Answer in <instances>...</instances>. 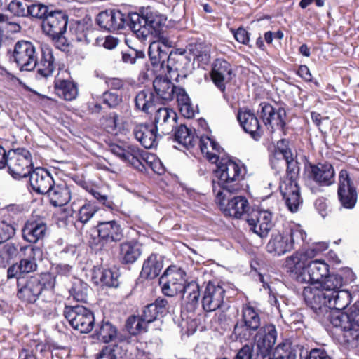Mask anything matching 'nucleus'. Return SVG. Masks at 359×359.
<instances>
[{
  "mask_svg": "<svg viewBox=\"0 0 359 359\" xmlns=\"http://www.w3.org/2000/svg\"><path fill=\"white\" fill-rule=\"evenodd\" d=\"M96 22L100 28L110 32L122 30L128 27L138 39H145L151 33L150 28L144 27L142 22L147 24V22H149L153 25V27L156 26L157 29V25L161 23L158 17L153 15L151 13L150 7L142 8L138 13L128 14H124L118 10H106L97 15Z\"/></svg>",
  "mask_w": 359,
  "mask_h": 359,
  "instance_id": "obj_1",
  "label": "nucleus"
},
{
  "mask_svg": "<svg viewBox=\"0 0 359 359\" xmlns=\"http://www.w3.org/2000/svg\"><path fill=\"white\" fill-rule=\"evenodd\" d=\"M246 169L241 162L231 159H222L217 165L215 176L222 190L217 193V197L224 201L227 194H236L241 189V182L244 179Z\"/></svg>",
  "mask_w": 359,
  "mask_h": 359,
  "instance_id": "obj_2",
  "label": "nucleus"
},
{
  "mask_svg": "<svg viewBox=\"0 0 359 359\" xmlns=\"http://www.w3.org/2000/svg\"><path fill=\"white\" fill-rule=\"evenodd\" d=\"M150 11L152 13L153 15H156L158 17L161 23H158L157 25L158 29L155 27V29L153 30V26H151L153 25L152 24L149 23V22H147V24L145 22H142V25L144 27L151 28L149 29L151 33H149L145 39H139L142 41H146L149 38V41H151L153 39H156L150 43L148 54L154 66L160 65L161 67L163 68L165 65V60L168 55L167 49L172 46V42L165 37L162 32L166 18L151 8Z\"/></svg>",
  "mask_w": 359,
  "mask_h": 359,
  "instance_id": "obj_3",
  "label": "nucleus"
},
{
  "mask_svg": "<svg viewBox=\"0 0 359 359\" xmlns=\"http://www.w3.org/2000/svg\"><path fill=\"white\" fill-rule=\"evenodd\" d=\"M261 327V318L259 312L251 306L242 309L241 318L234 325L233 334L241 341H251L255 332Z\"/></svg>",
  "mask_w": 359,
  "mask_h": 359,
  "instance_id": "obj_4",
  "label": "nucleus"
},
{
  "mask_svg": "<svg viewBox=\"0 0 359 359\" xmlns=\"http://www.w3.org/2000/svg\"><path fill=\"white\" fill-rule=\"evenodd\" d=\"M335 172L332 164L306 161L304 163L303 178L306 184L315 183L319 186L327 187L334 182Z\"/></svg>",
  "mask_w": 359,
  "mask_h": 359,
  "instance_id": "obj_5",
  "label": "nucleus"
},
{
  "mask_svg": "<svg viewBox=\"0 0 359 359\" xmlns=\"http://www.w3.org/2000/svg\"><path fill=\"white\" fill-rule=\"evenodd\" d=\"M32 155L28 150L18 148L8 151L7 167L9 174L14 179L27 177L32 170Z\"/></svg>",
  "mask_w": 359,
  "mask_h": 359,
  "instance_id": "obj_6",
  "label": "nucleus"
},
{
  "mask_svg": "<svg viewBox=\"0 0 359 359\" xmlns=\"http://www.w3.org/2000/svg\"><path fill=\"white\" fill-rule=\"evenodd\" d=\"M63 314L72 327L81 333H88L93 328L94 315L83 306H65Z\"/></svg>",
  "mask_w": 359,
  "mask_h": 359,
  "instance_id": "obj_7",
  "label": "nucleus"
},
{
  "mask_svg": "<svg viewBox=\"0 0 359 359\" xmlns=\"http://www.w3.org/2000/svg\"><path fill=\"white\" fill-rule=\"evenodd\" d=\"M11 60L21 71H32L36 67L38 60L35 46L28 41H18L14 46Z\"/></svg>",
  "mask_w": 359,
  "mask_h": 359,
  "instance_id": "obj_8",
  "label": "nucleus"
},
{
  "mask_svg": "<svg viewBox=\"0 0 359 359\" xmlns=\"http://www.w3.org/2000/svg\"><path fill=\"white\" fill-rule=\"evenodd\" d=\"M337 198L339 208L352 210L358 201V193L347 170H341L339 175Z\"/></svg>",
  "mask_w": 359,
  "mask_h": 359,
  "instance_id": "obj_9",
  "label": "nucleus"
},
{
  "mask_svg": "<svg viewBox=\"0 0 359 359\" xmlns=\"http://www.w3.org/2000/svg\"><path fill=\"white\" fill-rule=\"evenodd\" d=\"M298 174L286 173L280 179L279 189L288 209L292 212L298 210L301 203L300 191L296 178Z\"/></svg>",
  "mask_w": 359,
  "mask_h": 359,
  "instance_id": "obj_10",
  "label": "nucleus"
},
{
  "mask_svg": "<svg viewBox=\"0 0 359 359\" xmlns=\"http://www.w3.org/2000/svg\"><path fill=\"white\" fill-rule=\"evenodd\" d=\"M249 229L260 238H265L273 226L272 212L268 210L255 209L247 214Z\"/></svg>",
  "mask_w": 359,
  "mask_h": 359,
  "instance_id": "obj_11",
  "label": "nucleus"
},
{
  "mask_svg": "<svg viewBox=\"0 0 359 359\" xmlns=\"http://www.w3.org/2000/svg\"><path fill=\"white\" fill-rule=\"evenodd\" d=\"M185 273L175 267L168 268L159 279L162 292L168 297H174L182 292L186 282Z\"/></svg>",
  "mask_w": 359,
  "mask_h": 359,
  "instance_id": "obj_12",
  "label": "nucleus"
},
{
  "mask_svg": "<svg viewBox=\"0 0 359 359\" xmlns=\"http://www.w3.org/2000/svg\"><path fill=\"white\" fill-rule=\"evenodd\" d=\"M325 313L333 327L341 332L344 341L350 343L359 339V332L353 328L349 314L337 310H327Z\"/></svg>",
  "mask_w": 359,
  "mask_h": 359,
  "instance_id": "obj_13",
  "label": "nucleus"
},
{
  "mask_svg": "<svg viewBox=\"0 0 359 359\" xmlns=\"http://www.w3.org/2000/svg\"><path fill=\"white\" fill-rule=\"evenodd\" d=\"M325 313L333 327L341 332L344 341L350 343L359 339V332L353 328L349 314L337 310H327Z\"/></svg>",
  "mask_w": 359,
  "mask_h": 359,
  "instance_id": "obj_14",
  "label": "nucleus"
},
{
  "mask_svg": "<svg viewBox=\"0 0 359 359\" xmlns=\"http://www.w3.org/2000/svg\"><path fill=\"white\" fill-rule=\"evenodd\" d=\"M18 287L19 299L27 303H34L42 293L44 285L38 277L32 276L27 280L18 277Z\"/></svg>",
  "mask_w": 359,
  "mask_h": 359,
  "instance_id": "obj_15",
  "label": "nucleus"
},
{
  "mask_svg": "<svg viewBox=\"0 0 359 359\" xmlns=\"http://www.w3.org/2000/svg\"><path fill=\"white\" fill-rule=\"evenodd\" d=\"M177 115L168 107H159L153 116L152 123L155 130L162 135H169L177 126Z\"/></svg>",
  "mask_w": 359,
  "mask_h": 359,
  "instance_id": "obj_16",
  "label": "nucleus"
},
{
  "mask_svg": "<svg viewBox=\"0 0 359 359\" xmlns=\"http://www.w3.org/2000/svg\"><path fill=\"white\" fill-rule=\"evenodd\" d=\"M224 294L225 290L221 285L209 282L201 300L203 309L207 312H212L221 308L224 303Z\"/></svg>",
  "mask_w": 359,
  "mask_h": 359,
  "instance_id": "obj_17",
  "label": "nucleus"
},
{
  "mask_svg": "<svg viewBox=\"0 0 359 359\" xmlns=\"http://www.w3.org/2000/svg\"><path fill=\"white\" fill-rule=\"evenodd\" d=\"M110 151L112 154L120 158L122 161L129 163L135 169L142 171L145 168L143 162V151L135 146H128L126 148L117 144H111Z\"/></svg>",
  "mask_w": 359,
  "mask_h": 359,
  "instance_id": "obj_18",
  "label": "nucleus"
},
{
  "mask_svg": "<svg viewBox=\"0 0 359 359\" xmlns=\"http://www.w3.org/2000/svg\"><path fill=\"white\" fill-rule=\"evenodd\" d=\"M68 18L61 11L51 10L42 22L43 31L50 36L63 34L67 29Z\"/></svg>",
  "mask_w": 359,
  "mask_h": 359,
  "instance_id": "obj_19",
  "label": "nucleus"
},
{
  "mask_svg": "<svg viewBox=\"0 0 359 359\" xmlns=\"http://www.w3.org/2000/svg\"><path fill=\"white\" fill-rule=\"evenodd\" d=\"M305 303L317 314L327 312V293L318 287H306L303 290Z\"/></svg>",
  "mask_w": 359,
  "mask_h": 359,
  "instance_id": "obj_20",
  "label": "nucleus"
},
{
  "mask_svg": "<svg viewBox=\"0 0 359 359\" xmlns=\"http://www.w3.org/2000/svg\"><path fill=\"white\" fill-rule=\"evenodd\" d=\"M277 339V331L275 325L267 324L260 327L254 334L252 340H254L257 348L262 353L269 352Z\"/></svg>",
  "mask_w": 359,
  "mask_h": 359,
  "instance_id": "obj_21",
  "label": "nucleus"
},
{
  "mask_svg": "<svg viewBox=\"0 0 359 359\" xmlns=\"http://www.w3.org/2000/svg\"><path fill=\"white\" fill-rule=\"evenodd\" d=\"M28 176L32 189L37 194H46L54 185L52 175L45 168L38 167L32 170Z\"/></svg>",
  "mask_w": 359,
  "mask_h": 359,
  "instance_id": "obj_22",
  "label": "nucleus"
},
{
  "mask_svg": "<svg viewBox=\"0 0 359 359\" xmlns=\"http://www.w3.org/2000/svg\"><path fill=\"white\" fill-rule=\"evenodd\" d=\"M97 228L100 241L104 243H117L124 237L121 226L115 220L99 222Z\"/></svg>",
  "mask_w": 359,
  "mask_h": 359,
  "instance_id": "obj_23",
  "label": "nucleus"
},
{
  "mask_svg": "<svg viewBox=\"0 0 359 359\" xmlns=\"http://www.w3.org/2000/svg\"><path fill=\"white\" fill-rule=\"evenodd\" d=\"M231 65L226 60L217 59L212 70V79L215 86L222 92H225L226 83L231 80Z\"/></svg>",
  "mask_w": 359,
  "mask_h": 359,
  "instance_id": "obj_24",
  "label": "nucleus"
},
{
  "mask_svg": "<svg viewBox=\"0 0 359 359\" xmlns=\"http://www.w3.org/2000/svg\"><path fill=\"white\" fill-rule=\"evenodd\" d=\"M47 231L46 224L41 219H29L25 224L22 233L23 238L32 243L43 239Z\"/></svg>",
  "mask_w": 359,
  "mask_h": 359,
  "instance_id": "obj_25",
  "label": "nucleus"
},
{
  "mask_svg": "<svg viewBox=\"0 0 359 359\" xmlns=\"http://www.w3.org/2000/svg\"><path fill=\"white\" fill-rule=\"evenodd\" d=\"M169 312L168 301L164 298H157L154 303L146 306L142 313L143 320L148 324L165 316Z\"/></svg>",
  "mask_w": 359,
  "mask_h": 359,
  "instance_id": "obj_26",
  "label": "nucleus"
},
{
  "mask_svg": "<svg viewBox=\"0 0 359 359\" xmlns=\"http://www.w3.org/2000/svg\"><path fill=\"white\" fill-rule=\"evenodd\" d=\"M160 104L159 97L151 89L140 90L135 97V108L146 114H150Z\"/></svg>",
  "mask_w": 359,
  "mask_h": 359,
  "instance_id": "obj_27",
  "label": "nucleus"
},
{
  "mask_svg": "<svg viewBox=\"0 0 359 359\" xmlns=\"http://www.w3.org/2000/svg\"><path fill=\"white\" fill-rule=\"evenodd\" d=\"M153 88L154 93L159 97L162 104L172 100L175 97V90L178 88L170 79L163 76L156 77L153 81Z\"/></svg>",
  "mask_w": 359,
  "mask_h": 359,
  "instance_id": "obj_28",
  "label": "nucleus"
},
{
  "mask_svg": "<svg viewBox=\"0 0 359 359\" xmlns=\"http://www.w3.org/2000/svg\"><path fill=\"white\" fill-rule=\"evenodd\" d=\"M237 118L243 130L250 134L252 137L258 140L262 134L257 118L250 111H239Z\"/></svg>",
  "mask_w": 359,
  "mask_h": 359,
  "instance_id": "obj_29",
  "label": "nucleus"
},
{
  "mask_svg": "<svg viewBox=\"0 0 359 359\" xmlns=\"http://www.w3.org/2000/svg\"><path fill=\"white\" fill-rule=\"evenodd\" d=\"M158 133L154 128L147 124L137 125L133 129L135 139L146 149H151L156 146Z\"/></svg>",
  "mask_w": 359,
  "mask_h": 359,
  "instance_id": "obj_30",
  "label": "nucleus"
},
{
  "mask_svg": "<svg viewBox=\"0 0 359 359\" xmlns=\"http://www.w3.org/2000/svg\"><path fill=\"white\" fill-rule=\"evenodd\" d=\"M250 210L248 200L243 196H235L229 199L227 204L223 208L226 215L239 219L243 216L246 218Z\"/></svg>",
  "mask_w": 359,
  "mask_h": 359,
  "instance_id": "obj_31",
  "label": "nucleus"
},
{
  "mask_svg": "<svg viewBox=\"0 0 359 359\" xmlns=\"http://www.w3.org/2000/svg\"><path fill=\"white\" fill-rule=\"evenodd\" d=\"M141 254V245L136 241H126L119 245V258L123 264H133Z\"/></svg>",
  "mask_w": 359,
  "mask_h": 359,
  "instance_id": "obj_32",
  "label": "nucleus"
},
{
  "mask_svg": "<svg viewBox=\"0 0 359 359\" xmlns=\"http://www.w3.org/2000/svg\"><path fill=\"white\" fill-rule=\"evenodd\" d=\"M163 267L162 257L156 254H151L144 262L140 276L146 279H154L160 274Z\"/></svg>",
  "mask_w": 359,
  "mask_h": 359,
  "instance_id": "obj_33",
  "label": "nucleus"
},
{
  "mask_svg": "<svg viewBox=\"0 0 359 359\" xmlns=\"http://www.w3.org/2000/svg\"><path fill=\"white\" fill-rule=\"evenodd\" d=\"M351 295L345 290H334L327 293V309L341 311L351 303Z\"/></svg>",
  "mask_w": 359,
  "mask_h": 359,
  "instance_id": "obj_34",
  "label": "nucleus"
},
{
  "mask_svg": "<svg viewBox=\"0 0 359 359\" xmlns=\"http://www.w3.org/2000/svg\"><path fill=\"white\" fill-rule=\"evenodd\" d=\"M185 51L182 50H177L175 51H171L165 60L166 67L168 72L171 73L172 72H177V76L180 73H184V70L187 68V65H189V59L184 55Z\"/></svg>",
  "mask_w": 359,
  "mask_h": 359,
  "instance_id": "obj_35",
  "label": "nucleus"
},
{
  "mask_svg": "<svg viewBox=\"0 0 359 359\" xmlns=\"http://www.w3.org/2000/svg\"><path fill=\"white\" fill-rule=\"evenodd\" d=\"M55 93L67 101L74 100L78 95V88L74 81L56 78L54 81Z\"/></svg>",
  "mask_w": 359,
  "mask_h": 359,
  "instance_id": "obj_36",
  "label": "nucleus"
},
{
  "mask_svg": "<svg viewBox=\"0 0 359 359\" xmlns=\"http://www.w3.org/2000/svg\"><path fill=\"white\" fill-rule=\"evenodd\" d=\"M292 250V244L289 242L288 236L283 234L276 233L271 236V239L266 245V250L274 255H282Z\"/></svg>",
  "mask_w": 359,
  "mask_h": 359,
  "instance_id": "obj_37",
  "label": "nucleus"
},
{
  "mask_svg": "<svg viewBox=\"0 0 359 359\" xmlns=\"http://www.w3.org/2000/svg\"><path fill=\"white\" fill-rule=\"evenodd\" d=\"M46 194H48L50 203L55 207H61L70 201V191L69 188L65 185L55 184L50 189Z\"/></svg>",
  "mask_w": 359,
  "mask_h": 359,
  "instance_id": "obj_38",
  "label": "nucleus"
},
{
  "mask_svg": "<svg viewBox=\"0 0 359 359\" xmlns=\"http://www.w3.org/2000/svg\"><path fill=\"white\" fill-rule=\"evenodd\" d=\"M37 74L43 78H47L52 75L55 68V58L53 50L48 48L42 50V57L37 63Z\"/></svg>",
  "mask_w": 359,
  "mask_h": 359,
  "instance_id": "obj_39",
  "label": "nucleus"
},
{
  "mask_svg": "<svg viewBox=\"0 0 359 359\" xmlns=\"http://www.w3.org/2000/svg\"><path fill=\"white\" fill-rule=\"evenodd\" d=\"M182 299L184 302L194 309L198 304L200 297V288L196 281L185 282L182 292Z\"/></svg>",
  "mask_w": 359,
  "mask_h": 359,
  "instance_id": "obj_40",
  "label": "nucleus"
},
{
  "mask_svg": "<svg viewBox=\"0 0 359 359\" xmlns=\"http://www.w3.org/2000/svg\"><path fill=\"white\" fill-rule=\"evenodd\" d=\"M70 31L77 41L90 43L94 36L90 25L85 21H77L70 28Z\"/></svg>",
  "mask_w": 359,
  "mask_h": 359,
  "instance_id": "obj_41",
  "label": "nucleus"
},
{
  "mask_svg": "<svg viewBox=\"0 0 359 359\" xmlns=\"http://www.w3.org/2000/svg\"><path fill=\"white\" fill-rule=\"evenodd\" d=\"M310 275L306 278L311 280L312 284L320 283L329 273V266L325 262L316 259L309 262Z\"/></svg>",
  "mask_w": 359,
  "mask_h": 359,
  "instance_id": "obj_42",
  "label": "nucleus"
},
{
  "mask_svg": "<svg viewBox=\"0 0 359 359\" xmlns=\"http://www.w3.org/2000/svg\"><path fill=\"white\" fill-rule=\"evenodd\" d=\"M300 357V344H280L275 349L270 359H297Z\"/></svg>",
  "mask_w": 359,
  "mask_h": 359,
  "instance_id": "obj_43",
  "label": "nucleus"
},
{
  "mask_svg": "<svg viewBox=\"0 0 359 359\" xmlns=\"http://www.w3.org/2000/svg\"><path fill=\"white\" fill-rule=\"evenodd\" d=\"M175 128V140L178 143L182 144L187 149L193 148L196 145L198 137H195L191 130L186 126L181 124Z\"/></svg>",
  "mask_w": 359,
  "mask_h": 359,
  "instance_id": "obj_44",
  "label": "nucleus"
},
{
  "mask_svg": "<svg viewBox=\"0 0 359 359\" xmlns=\"http://www.w3.org/2000/svg\"><path fill=\"white\" fill-rule=\"evenodd\" d=\"M286 266L289 269L290 276L292 278L301 283L312 284L311 280H308V278H306L310 275L309 262L304 264L294 262V263H286Z\"/></svg>",
  "mask_w": 359,
  "mask_h": 359,
  "instance_id": "obj_45",
  "label": "nucleus"
},
{
  "mask_svg": "<svg viewBox=\"0 0 359 359\" xmlns=\"http://www.w3.org/2000/svg\"><path fill=\"white\" fill-rule=\"evenodd\" d=\"M41 255V250L39 248L32 246L29 248L27 257L22 258L18 264L20 273H29L36 271L37 268L36 256H40Z\"/></svg>",
  "mask_w": 359,
  "mask_h": 359,
  "instance_id": "obj_46",
  "label": "nucleus"
},
{
  "mask_svg": "<svg viewBox=\"0 0 359 359\" xmlns=\"http://www.w3.org/2000/svg\"><path fill=\"white\" fill-rule=\"evenodd\" d=\"M97 339L104 343L113 341L117 335V329L109 321H102L95 330Z\"/></svg>",
  "mask_w": 359,
  "mask_h": 359,
  "instance_id": "obj_47",
  "label": "nucleus"
},
{
  "mask_svg": "<svg viewBox=\"0 0 359 359\" xmlns=\"http://www.w3.org/2000/svg\"><path fill=\"white\" fill-rule=\"evenodd\" d=\"M95 278H98L101 283L107 286L116 287L119 285L118 275L116 271L109 269H99L95 273Z\"/></svg>",
  "mask_w": 359,
  "mask_h": 359,
  "instance_id": "obj_48",
  "label": "nucleus"
},
{
  "mask_svg": "<svg viewBox=\"0 0 359 359\" xmlns=\"http://www.w3.org/2000/svg\"><path fill=\"white\" fill-rule=\"evenodd\" d=\"M147 325L148 323L143 320L142 316H130L126 323L127 331L134 336L142 332H146L147 331Z\"/></svg>",
  "mask_w": 359,
  "mask_h": 359,
  "instance_id": "obj_49",
  "label": "nucleus"
},
{
  "mask_svg": "<svg viewBox=\"0 0 359 359\" xmlns=\"http://www.w3.org/2000/svg\"><path fill=\"white\" fill-rule=\"evenodd\" d=\"M321 251L320 248L318 247H310L304 251L297 252L293 254L290 257H287L286 259V263H308L311 262V260L318 253Z\"/></svg>",
  "mask_w": 359,
  "mask_h": 359,
  "instance_id": "obj_50",
  "label": "nucleus"
},
{
  "mask_svg": "<svg viewBox=\"0 0 359 359\" xmlns=\"http://www.w3.org/2000/svg\"><path fill=\"white\" fill-rule=\"evenodd\" d=\"M319 284L322 290L326 293H330L334 290H340L343 285V278L340 275L328 273Z\"/></svg>",
  "mask_w": 359,
  "mask_h": 359,
  "instance_id": "obj_51",
  "label": "nucleus"
},
{
  "mask_svg": "<svg viewBox=\"0 0 359 359\" xmlns=\"http://www.w3.org/2000/svg\"><path fill=\"white\" fill-rule=\"evenodd\" d=\"M300 359H331V358L324 348L309 350L308 344H300Z\"/></svg>",
  "mask_w": 359,
  "mask_h": 359,
  "instance_id": "obj_52",
  "label": "nucleus"
},
{
  "mask_svg": "<svg viewBox=\"0 0 359 359\" xmlns=\"http://www.w3.org/2000/svg\"><path fill=\"white\" fill-rule=\"evenodd\" d=\"M52 8L41 3H32L30 1L28 9V17L41 20L42 22H43V20L48 16Z\"/></svg>",
  "mask_w": 359,
  "mask_h": 359,
  "instance_id": "obj_53",
  "label": "nucleus"
},
{
  "mask_svg": "<svg viewBox=\"0 0 359 359\" xmlns=\"http://www.w3.org/2000/svg\"><path fill=\"white\" fill-rule=\"evenodd\" d=\"M29 2L27 0H13L9 3L8 10L15 16L28 17Z\"/></svg>",
  "mask_w": 359,
  "mask_h": 359,
  "instance_id": "obj_54",
  "label": "nucleus"
},
{
  "mask_svg": "<svg viewBox=\"0 0 359 359\" xmlns=\"http://www.w3.org/2000/svg\"><path fill=\"white\" fill-rule=\"evenodd\" d=\"M98 208L91 202H86L79 208L78 212V220L83 223H87L97 212Z\"/></svg>",
  "mask_w": 359,
  "mask_h": 359,
  "instance_id": "obj_55",
  "label": "nucleus"
},
{
  "mask_svg": "<svg viewBox=\"0 0 359 359\" xmlns=\"http://www.w3.org/2000/svg\"><path fill=\"white\" fill-rule=\"evenodd\" d=\"M188 50L193 55L194 59L200 61H208L209 58L208 48L202 43H191L187 47Z\"/></svg>",
  "mask_w": 359,
  "mask_h": 359,
  "instance_id": "obj_56",
  "label": "nucleus"
},
{
  "mask_svg": "<svg viewBox=\"0 0 359 359\" xmlns=\"http://www.w3.org/2000/svg\"><path fill=\"white\" fill-rule=\"evenodd\" d=\"M285 117L286 111L285 109L279 107L272 114L271 118H270V123H268L267 126L271 128V132L273 131L275 128L282 130L285 125Z\"/></svg>",
  "mask_w": 359,
  "mask_h": 359,
  "instance_id": "obj_57",
  "label": "nucleus"
},
{
  "mask_svg": "<svg viewBox=\"0 0 359 359\" xmlns=\"http://www.w3.org/2000/svg\"><path fill=\"white\" fill-rule=\"evenodd\" d=\"M101 99L102 103L110 109H116L123 101L120 93L110 90L104 92Z\"/></svg>",
  "mask_w": 359,
  "mask_h": 359,
  "instance_id": "obj_58",
  "label": "nucleus"
},
{
  "mask_svg": "<svg viewBox=\"0 0 359 359\" xmlns=\"http://www.w3.org/2000/svg\"><path fill=\"white\" fill-rule=\"evenodd\" d=\"M283 158L285 160L287 164L286 173L289 174H298L299 168L297 161L294 159L293 154L290 149H285L280 151Z\"/></svg>",
  "mask_w": 359,
  "mask_h": 359,
  "instance_id": "obj_59",
  "label": "nucleus"
},
{
  "mask_svg": "<svg viewBox=\"0 0 359 359\" xmlns=\"http://www.w3.org/2000/svg\"><path fill=\"white\" fill-rule=\"evenodd\" d=\"M284 233L286 236H288L289 242L292 244V249L294 248L295 244H299L300 242L303 241L306 237V233L304 231L298 227L290 229Z\"/></svg>",
  "mask_w": 359,
  "mask_h": 359,
  "instance_id": "obj_60",
  "label": "nucleus"
},
{
  "mask_svg": "<svg viewBox=\"0 0 359 359\" xmlns=\"http://www.w3.org/2000/svg\"><path fill=\"white\" fill-rule=\"evenodd\" d=\"M15 231V228L11 223L0 219V243H4L13 237Z\"/></svg>",
  "mask_w": 359,
  "mask_h": 359,
  "instance_id": "obj_61",
  "label": "nucleus"
},
{
  "mask_svg": "<svg viewBox=\"0 0 359 359\" xmlns=\"http://www.w3.org/2000/svg\"><path fill=\"white\" fill-rule=\"evenodd\" d=\"M88 285L85 283L75 285L71 290V294L77 302H86L87 300Z\"/></svg>",
  "mask_w": 359,
  "mask_h": 359,
  "instance_id": "obj_62",
  "label": "nucleus"
},
{
  "mask_svg": "<svg viewBox=\"0 0 359 359\" xmlns=\"http://www.w3.org/2000/svg\"><path fill=\"white\" fill-rule=\"evenodd\" d=\"M57 257L61 260L73 263L76 259V248L74 245L67 246L58 252Z\"/></svg>",
  "mask_w": 359,
  "mask_h": 359,
  "instance_id": "obj_63",
  "label": "nucleus"
},
{
  "mask_svg": "<svg viewBox=\"0 0 359 359\" xmlns=\"http://www.w3.org/2000/svg\"><path fill=\"white\" fill-rule=\"evenodd\" d=\"M18 250L15 244L8 243L3 245L1 250V257L3 262H8L11 259L15 257L17 254Z\"/></svg>",
  "mask_w": 359,
  "mask_h": 359,
  "instance_id": "obj_64",
  "label": "nucleus"
}]
</instances>
